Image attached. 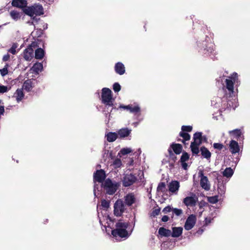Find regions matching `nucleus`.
<instances>
[{
	"mask_svg": "<svg viewBox=\"0 0 250 250\" xmlns=\"http://www.w3.org/2000/svg\"><path fill=\"white\" fill-rule=\"evenodd\" d=\"M8 91V88L6 86L0 85V93H4Z\"/></svg>",
	"mask_w": 250,
	"mask_h": 250,
	"instance_id": "51",
	"label": "nucleus"
},
{
	"mask_svg": "<svg viewBox=\"0 0 250 250\" xmlns=\"http://www.w3.org/2000/svg\"><path fill=\"white\" fill-rule=\"evenodd\" d=\"M128 224L123 222L122 220H119L116 224V229H113L111 234L116 239L118 238H127L129 237V234L126 230L128 228Z\"/></svg>",
	"mask_w": 250,
	"mask_h": 250,
	"instance_id": "2",
	"label": "nucleus"
},
{
	"mask_svg": "<svg viewBox=\"0 0 250 250\" xmlns=\"http://www.w3.org/2000/svg\"><path fill=\"white\" fill-rule=\"evenodd\" d=\"M34 50L31 48H27L24 50L23 58L26 61H30L33 57Z\"/></svg>",
	"mask_w": 250,
	"mask_h": 250,
	"instance_id": "18",
	"label": "nucleus"
},
{
	"mask_svg": "<svg viewBox=\"0 0 250 250\" xmlns=\"http://www.w3.org/2000/svg\"><path fill=\"white\" fill-rule=\"evenodd\" d=\"M23 88L27 92L31 91L32 88V81L31 80H27L23 83Z\"/></svg>",
	"mask_w": 250,
	"mask_h": 250,
	"instance_id": "32",
	"label": "nucleus"
},
{
	"mask_svg": "<svg viewBox=\"0 0 250 250\" xmlns=\"http://www.w3.org/2000/svg\"><path fill=\"white\" fill-rule=\"evenodd\" d=\"M109 201H107L105 199H103L101 201V206L102 208L105 210H107L109 208Z\"/></svg>",
	"mask_w": 250,
	"mask_h": 250,
	"instance_id": "39",
	"label": "nucleus"
},
{
	"mask_svg": "<svg viewBox=\"0 0 250 250\" xmlns=\"http://www.w3.org/2000/svg\"><path fill=\"white\" fill-rule=\"evenodd\" d=\"M213 146L214 149L218 150H221L225 147V146L222 144L217 143H214Z\"/></svg>",
	"mask_w": 250,
	"mask_h": 250,
	"instance_id": "41",
	"label": "nucleus"
},
{
	"mask_svg": "<svg viewBox=\"0 0 250 250\" xmlns=\"http://www.w3.org/2000/svg\"><path fill=\"white\" fill-rule=\"evenodd\" d=\"M172 212L173 213H174L177 216H180L183 213V211L181 209H179L177 208H173Z\"/></svg>",
	"mask_w": 250,
	"mask_h": 250,
	"instance_id": "48",
	"label": "nucleus"
},
{
	"mask_svg": "<svg viewBox=\"0 0 250 250\" xmlns=\"http://www.w3.org/2000/svg\"><path fill=\"white\" fill-rule=\"evenodd\" d=\"M157 192H161L162 193L165 192L166 191V184L164 182H161L159 184L157 188Z\"/></svg>",
	"mask_w": 250,
	"mask_h": 250,
	"instance_id": "37",
	"label": "nucleus"
},
{
	"mask_svg": "<svg viewBox=\"0 0 250 250\" xmlns=\"http://www.w3.org/2000/svg\"><path fill=\"white\" fill-rule=\"evenodd\" d=\"M172 229L171 236L172 237H178L182 234L183 228L182 227H173Z\"/></svg>",
	"mask_w": 250,
	"mask_h": 250,
	"instance_id": "23",
	"label": "nucleus"
},
{
	"mask_svg": "<svg viewBox=\"0 0 250 250\" xmlns=\"http://www.w3.org/2000/svg\"><path fill=\"white\" fill-rule=\"evenodd\" d=\"M32 20L34 21V23H37L38 21L40 20L39 18H37L36 16H33L31 17Z\"/></svg>",
	"mask_w": 250,
	"mask_h": 250,
	"instance_id": "59",
	"label": "nucleus"
},
{
	"mask_svg": "<svg viewBox=\"0 0 250 250\" xmlns=\"http://www.w3.org/2000/svg\"><path fill=\"white\" fill-rule=\"evenodd\" d=\"M221 176L219 178V177H217V180H218V193L221 195H222L225 194V190H226V187L225 185L223 184L222 182L220 181Z\"/></svg>",
	"mask_w": 250,
	"mask_h": 250,
	"instance_id": "22",
	"label": "nucleus"
},
{
	"mask_svg": "<svg viewBox=\"0 0 250 250\" xmlns=\"http://www.w3.org/2000/svg\"><path fill=\"white\" fill-rule=\"evenodd\" d=\"M130 105H121L120 106H119V108H123V109H127V110H130Z\"/></svg>",
	"mask_w": 250,
	"mask_h": 250,
	"instance_id": "55",
	"label": "nucleus"
},
{
	"mask_svg": "<svg viewBox=\"0 0 250 250\" xmlns=\"http://www.w3.org/2000/svg\"><path fill=\"white\" fill-rule=\"evenodd\" d=\"M18 47V44L17 43H13L11 47L8 50V52L11 53L13 55L16 54V49Z\"/></svg>",
	"mask_w": 250,
	"mask_h": 250,
	"instance_id": "40",
	"label": "nucleus"
},
{
	"mask_svg": "<svg viewBox=\"0 0 250 250\" xmlns=\"http://www.w3.org/2000/svg\"><path fill=\"white\" fill-rule=\"evenodd\" d=\"M125 204L128 207H130L135 203L136 198L133 193H129L124 196Z\"/></svg>",
	"mask_w": 250,
	"mask_h": 250,
	"instance_id": "11",
	"label": "nucleus"
},
{
	"mask_svg": "<svg viewBox=\"0 0 250 250\" xmlns=\"http://www.w3.org/2000/svg\"><path fill=\"white\" fill-rule=\"evenodd\" d=\"M129 111L131 113H138L140 112V108L139 106H135L134 107H132L131 105Z\"/></svg>",
	"mask_w": 250,
	"mask_h": 250,
	"instance_id": "47",
	"label": "nucleus"
},
{
	"mask_svg": "<svg viewBox=\"0 0 250 250\" xmlns=\"http://www.w3.org/2000/svg\"><path fill=\"white\" fill-rule=\"evenodd\" d=\"M105 137L108 142H113L118 138V134L116 132H109L105 134Z\"/></svg>",
	"mask_w": 250,
	"mask_h": 250,
	"instance_id": "25",
	"label": "nucleus"
},
{
	"mask_svg": "<svg viewBox=\"0 0 250 250\" xmlns=\"http://www.w3.org/2000/svg\"><path fill=\"white\" fill-rule=\"evenodd\" d=\"M11 18L15 21L19 20L21 17V13L16 10H12L10 12Z\"/></svg>",
	"mask_w": 250,
	"mask_h": 250,
	"instance_id": "31",
	"label": "nucleus"
},
{
	"mask_svg": "<svg viewBox=\"0 0 250 250\" xmlns=\"http://www.w3.org/2000/svg\"><path fill=\"white\" fill-rule=\"evenodd\" d=\"M42 69L43 65L42 63L41 62H37L35 63L32 67V70L37 74H39V72H41Z\"/></svg>",
	"mask_w": 250,
	"mask_h": 250,
	"instance_id": "30",
	"label": "nucleus"
},
{
	"mask_svg": "<svg viewBox=\"0 0 250 250\" xmlns=\"http://www.w3.org/2000/svg\"><path fill=\"white\" fill-rule=\"evenodd\" d=\"M159 234L163 236L169 237L171 236V231L169 229H166L164 227H161L158 230Z\"/></svg>",
	"mask_w": 250,
	"mask_h": 250,
	"instance_id": "27",
	"label": "nucleus"
},
{
	"mask_svg": "<svg viewBox=\"0 0 250 250\" xmlns=\"http://www.w3.org/2000/svg\"><path fill=\"white\" fill-rule=\"evenodd\" d=\"M138 152H139V154L141 153V149H140V148L138 149Z\"/></svg>",
	"mask_w": 250,
	"mask_h": 250,
	"instance_id": "64",
	"label": "nucleus"
},
{
	"mask_svg": "<svg viewBox=\"0 0 250 250\" xmlns=\"http://www.w3.org/2000/svg\"><path fill=\"white\" fill-rule=\"evenodd\" d=\"M200 151L202 156L208 161H210L211 154L208 149L205 146H202L200 148Z\"/></svg>",
	"mask_w": 250,
	"mask_h": 250,
	"instance_id": "19",
	"label": "nucleus"
},
{
	"mask_svg": "<svg viewBox=\"0 0 250 250\" xmlns=\"http://www.w3.org/2000/svg\"><path fill=\"white\" fill-rule=\"evenodd\" d=\"M10 59V55L9 54H6V55H4L2 58V61L3 62H6L8 61Z\"/></svg>",
	"mask_w": 250,
	"mask_h": 250,
	"instance_id": "53",
	"label": "nucleus"
},
{
	"mask_svg": "<svg viewBox=\"0 0 250 250\" xmlns=\"http://www.w3.org/2000/svg\"><path fill=\"white\" fill-rule=\"evenodd\" d=\"M161 220H162V222H166L168 221L169 217L167 215H164V216H163V217L162 218Z\"/></svg>",
	"mask_w": 250,
	"mask_h": 250,
	"instance_id": "56",
	"label": "nucleus"
},
{
	"mask_svg": "<svg viewBox=\"0 0 250 250\" xmlns=\"http://www.w3.org/2000/svg\"><path fill=\"white\" fill-rule=\"evenodd\" d=\"M11 4L13 6L22 9L27 7V1L26 0H12Z\"/></svg>",
	"mask_w": 250,
	"mask_h": 250,
	"instance_id": "14",
	"label": "nucleus"
},
{
	"mask_svg": "<svg viewBox=\"0 0 250 250\" xmlns=\"http://www.w3.org/2000/svg\"><path fill=\"white\" fill-rule=\"evenodd\" d=\"M114 164L118 167H120L121 165V161L120 160L117 159L115 161Z\"/></svg>",
	"mask_w": 250,
	"mask_h": 250,
	"instance_id": "57",
	"label": "nucleus"
},
{
	"mask_svg": "<svg viewBox=\"0 0 250 250\" xmlns=\"http://www.w3.org/2000/svg\"><path fill=\"white\" fill-rule=\"evenodd\" d=\"M199 175L201 176L200 186L206 190L210 189V185L208 183V180L207 176L203 175L202 172L199 173Z\"/></svg>",
	"mask_w": 250,
	"mask_h": 250,
	"instance_id": "13",
	"label": "nucleus"
},
{
	"mask_svg": "<svg viewBox=\"0 0 250 250\" xmlns=\"http://www.w3.org/2000/svg\"><path fill=\"white\" fill-rule=\"evenodd\" d=\"M229 133L234 135L237 139H244V136L243 135V133L241 129H235L233 130H230L229 131Z\"/></svg>",
	"mask_w": 250,
	"mask_h": 250,
	"instance_id": "24",
	"label": "nucleus"
},
{
	"mask_svg": "<svg viewBox=\"0 0 250 250\" xmlns=\"http://www.w3.org/2000/svg\"><path fill=\"white\" fill-rule=\"evenodd\" d=\"M174 153L176 154H179L181 153L182 150V146L179 144H172L171 145Z\"/></svg>",
	"mask_w": 250,
	"mask_h": 250,
	"instance_id": "29",
	"label": "nucleus"
},
{
	"mask_svg": "<svg viewBox=\"0 0 250 250\" xmlns=\"http://www.w3.org/2000/svg\"><path fill=\"white\" fill-rule=\"evenodd\" d=\"M172 208H171L169 206H167L163 209V212L166 214L171 211H172Z\"/></svg>",
	"mask_w": 250,
	"mask_h": 250,
	"instance_id": "50",
	"label": "nucleus"
},
{
	"mask_svg": "<svg viewBox=\"0 0 250 250\" xmlns=\"http://www.w3.org/2000/svg\"><path fill=\"white\" fill-rule=\"evenodd\" d=\"M196 221L195 215L193 214L190 215L186 220L185 224V229L189 230L192 229L194 226Z\"/></svg>",
	"mask_w": 250,
	"mask_h": 250,
	"instance_id": "8",
	"label": "nucleus"
},
{
	"mask_svg": "<svg viewBox=\"0 0 250 250\" xmlns=\"http://www.w3.org/2000/svg\"><path fill=\"white\" fill-rule=\"evenodd\" d=\"M131 152L132 150L130 148H124L120 150V153H121L123 155H125Z\"/></svg>",
	"mask_w": 250,
	"mask_h": 250,
	"instance_id": "42",
	"label": "nucleus"
},
{
	"mask_svg": "<svg viewBox=\"0 0 250 250\" xmlns=\"http://www.w3.org/2000/svg\"><path fill=\"white\" fill-rule=\"evenodd\" d=\"M198 198L195 194L191 196H188L183 200L184 204L187 207H194L196 205Z\"/></svg>",
	"mask_w": 250,
	"mask_h": 250,
	"instance_id": "10",
	"label": "nucleus"
},
{
	"mask_svg": "<svg viewBox=\"0 0 250 250\" xmlns=\"http://www.w3.org/2000/svg\"><path fill=\"white\" fill-rule=\"evenodd\" d=\"M120 185L118 182L112 181L108 178L102 183V186L105 191L106 193L109 195H113L117 191Z\"/></svg>",
	"mask_w": 250,
	"mask_h": 250,
	"instance_id": "3",
	"label": "nucleus"
},
{
	"mask_svg": "<svg viewBox=\"0 0 250 250\" xmlns=\"http://www.w3.org/2000/svg\"><path fill=\"white\" fill-rule=\"evenodd\" d=\"M4 112V107L3 105H0V116L3 115Z\"/></svg>",
	"mask_w": 250,
	"mask_h": 250,
	"instance_id": "58",
	"label": "nucleus"
},
{
	"mask_svg": "<svg viewBox=\"0 0 250 250\" xmlns=\"http://www.w3.org/2000/svg\"><path fill=\"white\" fill-rule=\"evenodd\" d=\"M115 72L120 75H123L125 73V67L124 64L122 62H118L115 65Z\"/></svg>",
	"mask_w": 250,
	"mask_h": 250,
	"instance_id": "20",
	"label": "nucleus"
},
{
	"mask_svg": "<svg viewBox=\"0 0 250 250\" xmlns=\"http://www.w3.org/2000/svg\"><path fill=\"white\" fill-rule=\"evenodd\" d=\"M199 145H197L196 144H194V143H191L190 144V148L193 154H198L199 152V150L198 148V146Z\"/></svg>",
	"mask_w": 250,
	"mask_h": 250,
	"instance_id": "35",
	"label": "nucleus"
},
{
	"mask_svg": "<svg viewBox=\"0 0 250 250\" xmlns=\"http://www.w3.org/2000/svg\"><path fill=\"white\" fill-rule=\"evenodd\" d=\"M229 149L232 154H235L239 151L240 148L238 143L234 140L229 143Z\"/></svg>",
	"mask_w": 250,
	"mask_h": 250,
	"instance_id": "16",
	"label": "nucleus"
},
{
	"mask_svg": "<svg viewBox=\"0 0 250 250\" xmlns=\"http://www.w3.org/2000/svg\"><path fill=\"white\" fill-rule=\"evenodd\" d=\"M192 127L190 125H183L182 126V131L184 132H190L192 131Z\"/></svg>",
	"mask_w": 250,
	"mask_h": 250,
	"instance_id": "44",
	"label": "nucleus"
},
{
	"mask_svg": "<svg viewBox=\"0 0 250 250\" xmlns=\"http://www.w3.org/2000/svg\"><path fill=\"white\" fill-rule=\"evenodd\" d=\"M95 190H96V185L94 186V193L95 196H96Z\"/></svg>",
	"mask_w": 250,
	"mask_h": 250,
	"instance_id": "62",
	"label": "nucleus"
},
{
	"mask_svg": "<svg viewBox=\"0 0 250 250\" xmlns=\"http://www.w3.org/2000/svg\"><path fill=\"white\" fill-rule=\"evenodd\" d=\"M189 158V155L186 152H184L181 157L180 162L181 163L182 168L184 170L188 169V164L186 163V161H188Z\"/></svg>",
	"mask_w": 250,
	"mask_h": 250,
	"instance_id": "15",
	"label": "nucleus"
},
{
	"mask_svg": "<svg viewBox=\"0 0 250 250\" xmlns=\"http://www.w3.org/2000/svg\"><path fill=\"white\" fill-rule=\"evenodd\" d=\"M212 220V219H211L210 217H209V218L206 217L205 220V224L206 225H208L209 223H211Z\"/></svg>",
	"mask_w": 250,
	"mask_h": 250,
	"instance_id": "54",
	"label": "nucleus"
},
{
	"mask_svg": "<svg viewBox=\"0 0 250 250\" xmlns=\"http://www.w3.org/2000/svg\"><path fill=\"white\" fill-rule=\"evenodd\" d=\"M121 88V85L118 83H115L113 85V89L115 92H118Z\"/></svg>",
	"mask_w": 250,
	"mask_h": 250,
	"instance_id": "43",
	"label": "nucleus"
},
{
	"mask_svg": "<svg viewBox=\"0 0 250 250\" xmlns=\"http://www.w3.org/2000/svg\"><path fill=\"white\" fill-rule=\"evenodd\" d=\"M203 45H206V48L203 49V53L209 56L212 60H214L216 57H215L216 52H214V44L211 42L207 44L206 41H203L202 43Z\"/></svg>",
	"mask_w": 250,
	"mask_h": 250,
	"instance_id": "5",
	"label": "nucleus"
},
{
	"mask_svg": "<svg viewBox=\"0 0 250 250\" xmlns=\"http://www.w3.org/2000/svg\"><path fill=\"white\" fill-rule=\"evenodd\" d=\"M44 56V51L41 48H37L35 52V58L36 59L41 60Z\"/></svg>",
	"mask_w": 250,
	"mask_h": 250,
	"instance_id": "28",
	"label": "nucleus"
},
{
	"mask_svg": "<svg viewBox=\"0 0 250 250\" xmlns=\"http://www.w3.org/2000/svg\"><path fill=\"white\" fill-rule=\"evenodd\" d=\"M168 151H169V154H170L171 159L173 160L174 162H175L177 159L176 157L172 153V151L170 149H168Z\"/></svg>",
	"mask_w": 250,
	"mask_h": 250,
	"instance_id": "52",
	"label": "nucleus"
},
{
	"mask_svg": "<svg viewBox=\"0 0 250 250\" xmlns=\"http://www.w3.org/2000/svg\"><path fill=\"white\" fill-rule=\"evenodd\" d=\"M114 101V100L112 98L111 90L108 88H103L102 90V102L107 109L109 107H111L110 112L107 111V113H105L106 118L110 116V114L113 110H117L118 109L113 104Z\"/></svg>",
	"mask_w": 250,
	"mask_h": 250,
	"instance_id": "1",
	"label": "nucleus"
},
{
	"mask_svg": "<svg viewBox=\"0 0 250 250\" xmlns=\"http://www.w3.org/2000/svg\"><path fill=\"white\" fill-rule=\"evenodd\" d=\"M8 64H6L5 66L1 69H0V72L2 76H4L8 73Z\"/></svg>",
	"mask_w": 250,
	"mask_h": 250,
	"instance_id": "46",
	"label": "nucleus"
},
{
	"mask_svg": "<svg viewBox=\"0 0 250 250\" xmlns=\"http://www.w3.org/2000/svg\"><path fill=\"white\" fill-rule=\"evenodd\" d=\"M137 180V177L132 173L125 174L122 179L123 186L128 187L132 185Z\"/></svg>",
	"mask_w": 250,
	"mask_h": 250,
	"instance_id": "6",
	"label": "nucleus"
},
{
	"mask_svg": "<svg viewBox=\"0 0 250 250\" xmlns=\"http://www.w3.org/2000/svg\"><path fill=\"white\" fill-rule=\"evenodd\" d=\"M179 188L180 183L177 181H172L168 185L169 191L172 194H177Z\"/></svg>",
	"mask_w": 250,
	"mask_h": 250,
	"instance_id": "12",
	"label": "nucleus"
},
{
	"mask_svg": "<svg viewBox=\"0 0 250 250\" xmlns=\"http://www.w3.org/2000/svg\"><path fill=\"white\" fill-rule=\"evenodd\" d=\"M131 132V129L128 128H123L119 129L117 134L120 138H124L129 136Z\"/></svg>",
	"mask_w": 250,
	"mask_h": 250,
	"instance_id": "17",
	"label": "nucleus"
},
{
	"mask_svg": "<svg viewBox=\"0 0 250 250\" xmlns=\"http://www.w3.org/2000/svg\"><path fill=\"white\" fill-rule=\"evenodd\" d=\"M160 208H158L154 209L151 212V216L153 217L156 216L160 213Z\"/></svg>",
	"mask_w": 250,
	"mask_h": 250,
	"instance_id": "49",
	"label": "nucleus"
},
{
	"mask_svg": "<svg viewBox=\"0 0 250 250\" xmlns=\"http://www.w3.org/2000/svg\"><path fill=\"white\" fill-rule=\"evenodd\" d=\"M28 23L30 25H34V21H33L32 20L28 21Z\"/></svg>",
	"mask_w": 250,
	"mask_h": 250,
	"instance_id": "61",
	"label": "nucleus"
},
{
	"mask_svg": "<svg viewBox=\"0 0 250 250\" xmlns=\"http://www.w3.org/2000/svg\"><path fill=\"white\" fill-rule=\"evenodd\" d=\"M34 15L40 16L43 14V9L42 5H33Z\"/></svg>",
	"mask_w": 250,
	"mask_h": 250,
	"instance_id": "21",
	"label": "nucleus"
},
{
	"mask_svg": "<svg viewBox=\"0 0 250 250\" xmlns=\"http://www.w3.org/2000/svg\"><path fill=\"white\" fill-rule=\"evenodd\" d=\"M125 210L126 208L123 200H117L114 205V214L117 217L121 216Z\"/></svg>",
	"mask_w": 250,
	"mask_h": 250,
	"instance_id": "4",
	"label": "nucleus"
},
{
	"mask_svg": "<svg viewBox=\"0 0 250 250\" xmlns=\"http://www.w3.org/2000/svg\"><path fill=\"white\" fill-rule=\"evenodd\" d=\"M37 46V43L35 42H32L29 46L27 48H35Z\"/></svg>",
	"mask_w": 250,
	"mask_h": 250,
	"instance_id": "60",
	"label": "nucleus"
},
{
	"mask_svg": "<svg viewBox=\"0 0 250 250\" xmlns=\"http://www.w3.org/2000/svg\"><path fill=\"white\" fill-rule=\"evenodd\" d=\"M105 173L104 170L100 169L97 170L94 173L93 179L94 181L98 182L99 183H103L105 178Z\"/></svg>",
	"mask_w": 250,
	"mask_h": 250,
	"instance_id": "9",
	"label": "nucleus"
},
{
	"mask_svg": "<svg viewBox=\"0 0 250 250\" xmlns=\"http://www.w3.org/2000/svg\"><path fill=\"white\" fill-rule=\"evenodd\" d=\"M16 94H17L16 100L18 102L21 101L22 99L24 94L22 89H18L16 90Z\"/></svg>",
	"mask_w": 250,
	"mask_h": 250,
	"instance_id": "36",
	"label": "nucleus"
},
{
	"mask_svg": "<svg viewBox=\"0 0 250 250\" xmlns=\"http://www.w3.org/2000/svg\"><path fill=\"white\" fill-rule=\"evenodd\" d=\"M237 77V74L236 73H233L232 75L231 79H226V88L228 89L229 97H232L234 96V83L235 81V78Z\"/></svg>",
	"mask_w": 250,
	"mask_h": 250,
	"instance_id": "7",
	"label": "nucleus"
},
{
	"mask_svg": "<svg viewBox=\"0 0 250 250\" xmlns=\"http://www.w3.org/2000/svg\"><path fill=\"white\" fill-rule=\"evenodd\" d=\"M208 201L210 203L215 204L218 201V196H214L210 197L208 198Z\"/></svg>",
	"mask_w": 250,
	"mask_h": 250,
	"instance_id": "45",
	"label": "nucleus"
},
{
	"mask_svg": "<svg viewBox=\"0 0 250 250\" xmlns=\"http://www.w3.org/2000/svg\"><path fill=\"white\" fill-rule=\"evenodd\" d=\"M23 12L25 13V14L32 17L34 16V12L33 6L26 7L23 9Z\"/></svg>",
	"mask_w": 250,
	"mask_h": 250,
	"instance_id": "33",
	"label": "nucleus"
},
{
	"mask_svg": "<svg viewBox=\"0 0 250 250\" xmlns=\"http://www.w3.org/2000/svg\"><path fill=\"white\" fill-rule=\"evenodd\" d=\"M202 133L201 132H197L195 133L193 135L194 141L192 143H194V144H196L197 145H201L202 143Z\"/></svg>",
	"mask_w": 250,
	"mask_h": 250,
	"instance_id": "26",
	"label": "nucleus"
},
{
	"mask_svg": "<svg viewBox=\"0 0 250 250\" xmlns=\"http://www.w3.org/2000/svg\"><path fill=\"white\" fill-rule=\"evenodd\" d=\"M233 174V171L231 167L226 168L223 172V175L224 176L227 178H229L232 176Z\"/></svg>",
	"mask_w": 250,
	"mask_h": 250,
	"instance_id": "34",
	"label": "nucleus"
},
{
	"mask_svg": "<svg viewBox=\"0 0 250 250\" xmlns=\"http://www.w3.org/2000/svg\"><path fill=\"white\" fill-rule=\"evenodd\" d=\"M48 1H49V2L52 3V2H53L54 0H48Z\"/></svg>",
	"mask_w": 250,
	"mask_h": 250,
	"instance_id": "63",
	"label": "nucleus"
},
{
	"mask_svg": "<svg viewBox=\"0 0 250 250\" xmlns=\"http://www.w3.org/2000/svg\"><path fill=\"white\" fill-rule=\"evenodd\" d=\"M180 136L183 138V140L182 141L183 143H185V141H188L190 139V135L187 132H185L183 131L180 132Z\"/></svg>",
	"mask_w": 250,
	"mask_h": 250,
	"instance_id": "38",
	"label": "nucleus"
}]
</instances>
